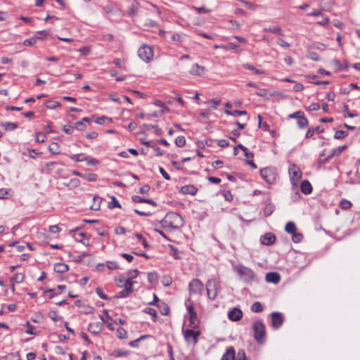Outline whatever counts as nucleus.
Listing matches in <instances>:
<instances>
[{
    "instance_id": "f257e3e1",
    "label": "nucleus",
    "mask_w": 360,
    "mask_h": 360,
    "mask_svg": "<svg viewBox=\"0 0 360 360\" xmlns=\"http://www.w3.org/2000/svg\"><path fill=\"white\" fill-rule=\"evenodd\" d=\"M161 224L163 228L178 229L183 226L184 219L178 213L170 212L165 215Z\"/></svg>"
},
{
    "instance_id": "f03ea898",
    "label": "nucleus",
    "mask_w": 360,
    "mask_h": 360,
    "mask_svg": "<svg viewBox=\"0 0 360 360\" xmlns=\"http://www.w3.org/2000/svg\"><path fill=\"white\" fill-rule=\"evenodd\" d=\"M233 271L240 277V278L246 282L250 283L254 280L255 274L252 269L242 264H237L233 266Z\"/></svg>"
},
{
    "instance_id": "7ed1b4c3",
    "label": "nucleus",
    "mask_w": 360,
    "mask_h": 360,
    "mask_svg": "<svg viewBox=\"0 0 360 360\" xmlns=\"http://www.w3.org/2000/svg\"><path fill=\"white\" fill-rule=\"evenodd\" d=\"M221 289V285L219 281L215 279H210L206 283V290L207 297L210 300H215Z\"/></svg>"
},
{
    "instance_id": "20e7f679",
    "label": "nucleus",
    "mask_w": 360,
    "mask_h": 360,
    "mask_svg": "<svg viewBox=\"0 0 360 360\" xmlns=\"http://www.w3.org/2000/svg\"><path fill=\"white\" fill-rule=\"evenodd\" d=\"M191 297H199L204 288L203 283L198 278L193 279L188 285Z\"/></svg>"
},
{
    "instance_id": "39448f33",
    "label": "nucleus",
    "mask_w": 360,
    "mask_h": 360,
    "mask_svg": "<svg viewBox=\"0 0 360 360\" xmlns=\"http://www.w3.org/2000/svg\"><path fill=\"white\" fill-rule=\"evenodd\" d=\"M153 55V48L146 44H143L138 50L139 57L146 63L151 61Z\"/></svg>"
},
{
    "instance_id": "423d86ee",
    "label": "nucleus",
    "mask_w": 360,
    "mask_h": 360,
    "mask_svg": "<svg viewBox=\"0 0 360 360\" xmlns=\"http://www.w3.org/2000/svg\"><path fill=\"white\" fill-rule=\"evenodd\" d=\"M262 178L269 184H273L276 182L277 172L274 168L265 167L260 170Z\"/></svg>"
},
{
    "instance_id": "0eeeda50",
    "label": "nucleus",
    "mask_w": 360,
    "mask_h": 360,
    "mask_svg": "<svg viewBox=\"0 0 360 360\" xmlns=\"http://www.w3.org/2000/svg\"><path fill=\"white\" fill-rule=\"evenodd\" d=\"M253 331L255 339L259 343H263L265 339L266 331L264 325L260 322L257 321L253 324Z\"/></svg>"
},
{
    "instance_id": "6e6552de",
    "label": "nucleus",
    "mask_w": 360,
    "mask_h": 360,
    "mask_svg": "<svg viewBox=\"0 0 360 360\" xmlns=\"http://www.w3.org/2000/svg\"><path fill=\"white\" fill-rule=\"evenodd\" d=\"M288 172L290 176L291 184L293 186H297V182L302 176L300 169L295 165H292L289 167Z\"/></svg>"
},
{
    "instance_id": "1a4fd4ad",
    "label": "nucleus",
    "mask_w": 360,
    "mask_h": 360,
    "mask_svg": "<svg viewBox=\"0 0 360 360\" xmlns=\"http://www.w3.org/2000/svg\"><path fill=\"white\" fill-rule=\"evenodd\" d=\"M192 328H193L186 330L183 329V334L187 343L195 345L200 333L199 330H194Z\"/></svg>"
},
{
    "instance_id": "9d476101",
    "label": "nucleus",
    "mask_w": 360,
    "mask_h": 360,
    "mask_svg": "<svg viewBox=\"0 0 360 360\" xmlns=\"http://www.w3.org/2000/svg\"><path fill=\"white\" fill-rule=\"evenodd\" d=\"M271 316L272 319V326L276 329L281 327L283 322L281 314L279 312H272Z\"/></svg>"
},
{
    "instance_id": "9b49d317",
    "label": "nucleus",
    "mask_w": 360,
    "mask_h": 360,
    "mask_svg": "<svg viewBox=\"0 0 360 360\" xmlns=\"http://www.w3.org/2000/svg\"><path fill=\"white\" fill-rule=\"evenodd\" d=\"M188 310L189 311V327L195 328L198 324L197 314L191 305L188 307Z\"/></svg>"
},
{
    "instance_id": "f8f14e48",
    "label": "nucleus",
    "mask_w": 360,
    "mask_h": 360,
    "mask_svg": "<svg viewBox=\"0 0 360 360\" xmlns=\"http://www.w3.org/2000/svg\"><path fill=\"white\" fill-rule=\"evenodd\" d=\"M103 330L102 322H92L89 324L88 330L91 334L97 335Z\"/></svg>"
},
{
    "instance_id": "ddd939ff",
    "label": "nucleus",
    "mask_w": 360,
    "mask_h": 360,
    "mask_svg": "<svg viewBox=\"0 0 360 360\" xmlns=\"http://www.w3.org/2000/svg\"><path fill=\"white\" fill-rule=\"evenodd\" d=\"M243 316V313L238 308H234L229 312L228 317L233 321H238L240 320Z\"/></svg>"
},
{
    "instance_id": "4468645a",
    "label": "nucleus",
    "mask_w": 360,
    "mask_h": 360,
    "mask_svg": "<svg viewBox=\"0 0 360 360\" xmlns=\"http://www.w3.org/2000/svg\"><path fill=\"white\" fill-rule=\"evenodd\" d=\"M275 236L271 233H267L260 238V242L262 244L265 245H271L275 242Z\"/></svg>"
},
{
    "instance_id": "2eb2a0df",
    "label": "nucleus",
    "mask_w": 360,
    "mask_h": 360,
    "mask_svg": "<svg viewBox=\"0 0 360 360\" xmlns=\"http://www.w3.org/2000/svg\"><path fill=\"white\" fill-rule=\"evenodd\" d=\"M133 291V287L131 286V284L130 283L125 284L124 289L120 291L115 297L117 298H123L127 296H128L130 293H131Z\"/></svg>"
},
{
    "instance_id": "dca6fc26",
    "label": "nucleus",
    "mask_w": 360,
    "mask_h": 360,
    "mask_svg": "<svg viewBox=\"0 0 360 360\" xmlns=\"http://www.w3.org/2000/svg\"><path fill=\"white\" fill-rule=\"evenodd\" d=\"M205 71V68L198 64L195 63L192 65L190 73L195 76H201L204 74Z\"/></svg>"
},
{
    "instance_id": "f3484780",
    "label": "nucleus",
    "mask_w": 360,
    "mask_h": 360,
    "mask_svg": "<svg viewBox=\"0 0 360 360\" xmlns=\"http://www.w3.org/2000/svg\"><path fill=\"white\" fill-rule=\"evenodd\" d=\"M281 276L276 272H269L266 274V281L269 283H278L280 281Z\"/></svg>"
},
{
    "instance_id": "a211bd4d",
    "label": "nucleus",
    "mask_w": 360,
    "mask_h": 360,
    "mask_svg": "<svg viewBox=\"0 0 360 360\" xmlns=\"http://www.w3.org/2000/svg\"><path fill=\"white\" fill-rule=\"evenodd\" d=\"M333 6V0H321L319 2V7L321 11H330Z\"/></svg>"
},
{
    "instance_id": "6ab92c4d",
    "label": "nucleus",
    "mask_w": 360,
    "mask_h": 360,
    "mask_svg": "<svg viewBox=\"0 0 360 360\" xmlns=\"http://www.w3.org/2000/svg\"><path fill=\"white\" fill-rule=\"evenodd\" d=\"M183 194H189L194 195L197 193L198 189L193 185H186L182 186L180 190Z\"/></svg>"
},
{
    "instance_id": "aec40b11",
    "label": "nucleus",
    "mask_w": 360,
    "mask_h": 360,
    "mask_svg": "<svg viewBox=\"0 0 360 360\" xmlns=\"http://www.w3.org/2000/svg\"><path fill=\"white\" fill-rule=\"evenodd\" d=\"M301 191L304 194H309L312 191V186L309 181L304 180L302 182L300 186Z\"/></svg>"
},
{
    "instance_id": "412c9836",
    "label": "nucleus",
    "mask_w": 360,
    "mask_h": 360,
    "mask_svg": "<svg viewBox=\"0 0 360 360\" xmlns=\"http://www.w3.org/2000/svg\"><path fill=\"white\" fill-rule=\"evenodd\" d=\"M347 148L346 145L339 146L336 149L332 150L331 153L325 159V161L329 160L333 156H338Z\"/></svg>"
},
{
    "instance_id": "4be33fe9",
    "label": "nucleus",
    "mask_w": 360,
    "mask_h": 360,
    "mask_svg": "<svg viewBox=\"0 0 360 360\" xmlns=\"http://www.w3.org/2000/svg\"><path fill=\"white\" fill-rule=\"evenodd\" d=\"M235 356V349L233 347H229L223 355L221 360H234Z\"/></svg>"
},
{
    "instance_id": "5701e85b",
    "label": "nucleus",
    "mask_w": 360,
    "mask_h": 360,
    "mask_svg": "<svg viewBox=\"0 0 360 360\" xmlns=\"http://www.w3.org/2000/svg\"><path fill=\"white\" fill-rule=\"evenodd\" d=\"M132 200L133 201L136 202H146V203H148L154 207H155L157 205V203L151 200V199H146V198H143L140 196H138V195H135V196H133L132 197Z\"/></svg>"
},
{
    "instance_id": "b1692460",
    "label": "nucleus",
    "mask_w": 360,
    "mask_h": 360,
    "mask_svg": "<svg viewBox=\"0 0 360 360\" xmlns=\"http://www.w3.org/2000/svg\"><path fill=\"white\" fill-rule=\"evenodd\" d=\"M69 269L68 266L65 263H57L54 265L53 270L57 273H65Z\"/></svg>"
},
{
    "instance_id": "393cba45",
    "label": "nucleus",
    "mask_w": 360,
    "mask_h": 360,
    "mask_svg": "<svg viewBox=\"0 0 360 360\" xmlns=\"http://www.w3.org/2000/svg\"><path fill=\"white\" fill-rule=\"evenodd\" d=\"M243 67L246 70L252 71L255 74H257V75L266 74L264 70H259V69L256 68L255 67H254L253 65L248 64V63L243 64Z\"/></svg>"
},
{
    "instance_id": "a878e982",
    "label": "nucleus",
    "mask_w": 360,
    "mask_h": 360,
    "mask_svg": "<svg viewBox=\"0 0 360 360\" xmlns=\"http://www.w3.org/2000/svg\"><path fill=\"white\" fill-rule=\"evenodd\" d=\"M49 150L52 154H59L60 153L59 144L56 142L51 143L49 146Z\"/></svg>"
},
{
    "instance_id": "bb28decb",
    "label": "nucleus",
    "mask_w": 360,
    "mask_h": 360,
    "mask_svg": "<svg viewBox=\"0 0 360 360\" xmlns=\"http://www.w3.org/2000/svg\"><path fill=\"white\" fill-rule=\"evenodd\" d=\"M139 271L137 269L131 270L128 272V276L126 281V283L129 284L130 283L131 286H133L134 282L132 280L138 276Z\"/></svg>"
},
{
    "instance_id": "cd10ccee",
    "label": "nucleus",
    "mask_w": 360,
    "mask_h": 360,
    "mask_svg": "<svg viewBox=\"0 0 360 360\" xmlns=\"http://www.w3.org/2000/svg\"><path fill=\"white\" fill-rule=\"evenodd\" d=\"M70 158L75 162H83L86 160V155L84 153L70 155Z\"/></svg>"
},
{
    "instance_id": "c85d7f7f",
    "label": "nucleus",
    "mask_w": 360,
    "mask_h": 360,
    "mask_svg": "<svg viewBox=\"0 0 360 360\" xmlns=\"http://www.w3.org/2000/svg\"><path fill=\"white\" fill-rule=\"evenodd\" d=\"M93 204L90 206V208L92 210H98L100 208L101 203L102 202V200L101 198L98 196H94L93 198Z\"/></svg>"
},
{
    "instance_id": "c756f323",
    "label": "nucleus",
    "mask_w": 360,
    "mask_h": 360,
    "mask_svg": "<svg viewBox=\"0 0 360 360\" xmlns=\"http://www.w3.org/2000/svg\"><path fill=\"white\" fill-rule=\"evenodd\" d=\"M297 123L298 127L301 129L307 127L309 124L307 119L304 117V114H303L302 116L297 120Z\"/></svg>"
},
{
    "instance_id": "7c9ffc66",
    "label": "nucleus",
    "mask_w": 360,
    "mask_h": 360,
    "mask_svg": "<svg viewBox=\"0 0 360 360\" xmlns=\"http://www.w3.org/2000/svg\"><path fill=\"white\" fill-rule=\"evenodd\" d=\"M172 40L177 44H180L184 41V36L179 33H173Z\"/></svg>"
},
{
    "instance_id": "2f4dec72",
    "label": "nucleus",
    "mask_w": 360,
    "mask_h": 360,
    "mask_svg": "<svg viewBox=\"0 0 360 360\" xmlns=\"http://www.w3.org/2000/svg\"><path fill=\"white\" fill-rule=\"evenodd\" d=\"M37 39H41V37L39 36H36L35 38L32 37V38L27 39L23 41V44L25 46H33L36 44Z\"/></svg>"
},
{
    "instance_id": "473e14b6",
    "label": "nucleus",
    "mask_w": 360,
    "mask_h": 360,
    "mask_svg": "<svg viewBox=\"0 0 360 360\" xmlns=\"http://www.w3.org/2000/svg\"><path fill=\"white\" fill-rule=\"evenodd\" d=\"M352 202L345 199H342L339 204V207L342 210H348L352 207Z\"/></svg>"
},
{
    "instance_id": "72a5a7b5",
    "label": "nucleus",
    "mask_w": 360,
    "mask_h": 360,
    "mask_svg": "<svg viewBox=\"0 0 360 360\" xmlns=\"http://www.w3.org/2000/svg\"><path fill=\"white\" fill-rule=\"evenodd\" d=\"M224 112L228 115H233V116H240V115H247V112L245 110L230 111V110H226Z\"/></svg>"
},
{
    "instance_id": "f704fd0d",
    "label": "nucleus",
    "mask_w": 360,
    "mask_h": 360,
    "mask_svg": "<svg viewBox=\"0 0 360 360\" xmlns=\"http://www.w3.org/2000/svg\"><path fill=\"white\" fill-rule=\"evenodd\" d=\"M285 230L289 233H293L296 231V226L293 222L289 221L286 224Z\"/></svg>"
},
{
    "instance_id": "c9c22d12",
    "label": "nucleus",
    "mask_w": 360,
    "mask_h": 360,
    "mask_svg": "<svg viewBox=\"0 0 360 360\" xmlns=\"http://www.w3.org/2000/svg\"><path fill=\"white\" fill-rule=\"evenodd\" d=\"M264 30L269 31V32H271L274 34H278L279 35H282V36L283 35V30H281V28L280 27H278V26L269 27V28H264Z\"/></svg>"
},
{
    "instance_id": "e433bc0d",
    "label": "nucleus",
    "mask_w": 360,
    "mask_h": 360,
    "mask_svg": "<svg viewBox=\"0 0 360 360\" xmlns=\"http://www.w3.org/2000/svg\"><path fill=\"white\" fill-rule=\"evenodd\" d=\"M148 280L152 284H154V283H157L158 280V274L155 273V272H150V273H148Z\"/></svg>"
},
{
    "instance_id": "4c0bfd02",
    "label": "nucleus",
    "mask_w": 360,
    "mask_h": 360,
    "mask_svg": "<svg viewBox=\"0 0 360 360\" xmlns=\"http://www.w3.org/2000/svg\"><path fill=\"white\" fill-rule=\"evenodd\" d=\"M12 191L10 188H0V199L7 198L11 195Z\"/></svg>"
},
{
    "instance_id": "58836bf2",
    "label": "nucleus",
    "mask_w": 360,
    "mask_h": 360,
    "mask_svg": "<svg viewBox=\"0 0 360 360\" xmlns=\"http://www.w3.org/2000/svg\"><path fill=\"white\" fill-rule=\"evenodd\" d=\"M129 352L124 349H115L112 352V355L115 357L125 356Z\"/></svg>"
},
{
    "instance_id": "ea45409f",
    "label": "nucleus",
    "mask_w": 360,
    "mask_h": 360,
    "mask_svg": "<svg viewBox=\"0 0 360 360\" xmlns=\"http://www.w3.org/2000/svg\"><path fill=\"white\" fill-rule=\"evenodd\" d=\"M277 44L284 49H288L290 47V44L281 37L277 39Z\"/></svg>"
},
{
    "instance_id": "a19ab883",
    "label": "nucleus",
    "mask_w": 360,
    "mask_h": 360,
    "mask_svg": "<svg viewBox=\"0 0 360 360\" xmlns=\"http://www.w3.org/2000/svg\"><path fill=\"white\" fill-rule=\"evenodd\" d=\"M251 309L252 311L258 313L263 310V307L259 302H256L252 305Z\"/></svg>"
},
{
    "instance_id": "79ce46f5",
    "label": "nucleus",
    "mask_w": 360,
    "mask_h": 360,
    "mask_svg": "<svg viewBox=\"0 0 360 360\" xmlns=\"http://www.w3.org/2000/svg\"><path fill=\"white\" fill-rule=\"evenodd\" d=\"M6 130H13L17 128V124L13 122H5L1 124Z\"/></svg>"
},
{
    "instance_id": "37998d69",
    "label": "nucleus",
    "mask_w": 360,
    "mask_h": 360,
    "mask_svg": "<svg viewBox=\"0 0 360 360\" xmlns=\"http://www.w3.org/2000/svg\"><path fill=\"white\" fill-rule=\"evenodd\" d=\"M25 276L22 274H16L12 278V281L16 283H20L23 282Z\"/></svg>"
},
{
    "instance_id": "c03bdc74",
    "label": "nucleus",
    "mask_w": 360,
    "mask_h": 360,
    "mask_svg": "<svg viewBox=\"0 0 360 360\" xmlns=\"http://www.w3.org/2000/svg\"><path fill=\"white\" fill-rule=\"evenodd\" d=\"M245 6L250 10H255L258 7L256 4L245 0H239Z\"/></svg>"
},
{
    "instance_id": "a18cd8bd",
    "label": "nucleus",
    "mask_w": 360,
    "mask_h": 360,
    "mask_svg": "<svg viewBox=\"0 0 360 360\" xmlns=\"http://www.w3.org/2000/svg\"><path fill=\"white\" fill-rule=\"evenodd\" d=\"M348 133L345 131L338 130L335 133L334 138L336 139H342L346 137Z\"/></svg>"
},
{
    "instance_id": "49530a36",
    "label": "nucleus",
    "mask_w": 360,
    "mask_h": 360,
    "mask_svg": "<svg viewBox=\"0 0 360 360\" xmlns=\"http://www.w3.org/2000/svg\"><path fill=\"white\" fill-rule=\"evenodd\" d=\"M85 161L88 165L96 166L99 164V161L97 159L91 157L86 156Z\"/></svg>"
},
{
    "instance_id": "de8ad7c7",
    "label": "nucleus",
    "mask_w": 360,
    "mask_h": 360,
    "mask_svg": "<svg viewBox=\"0 0 360 360\" xmlns=\"http://www.w3.org/2000/svg\"><path fill=\"white\" fill-rule=\"evenodd\" d=\"M175 143L177 146L179 147H182L185 145L186 143V139L184 136H179L178 137L176 138L175 139Z\"/></svg>"
},
{
    "instance_id": "09e8293b",
    "label": "nucleus",
    "mask_w": 360,
    "mask_h": 360,
    "mask_svg": "<svg viewBox=\"0 0 360 360\" xmlns=\"http://www.w3.org/2000/svg\"><path fill=\"white\" fill-rule=\"evenodd\" d=\"M292 234V239L294 243H300L302 241V240L303 238V236L302 233L294 232Z\"/></svg>"
},
{
    "instance_id": "8fccbe9b",
    "label": "nucleus",
    "mask_w": 360,
    "mask_h": 360,
    "mask_svg": "<svg viewBox=\"0 0 360 360\" xmlns=\"http://www.w3.org/2000/svg\"><path fill=\"white\" fill-rule=\"evenodd\" d=\"M192 8L194 9L195 11H196L198 13H209L211 12V10H210L204 6H201V7L193 6Z\"/></svg>"
},
{
    "instance_id": "3c124183",
    "label": "nucleus",
    "mask_w": 360,
    "mask_h": 360,
    "mask_svg": "<svg viewBox=\"0 0 360 360\" xmlns=\"http://www.w3.org/2000/svg\"><path fill=\"white\" fill-rule=\"evenodd\" d=\"M117 335L119 338L124 339L127 338V333L124 328H119L117 330Z\"/></svg>"
},
{
    "instance_id": "603ef678",
    "label": "nucleus",
    "mask_w": 360,
    "mask_h": 360,
    "mask_svg": "<svg viewBox=\"0 0 360 360\" xmlns=\"http://www.w3.org/2000/svg\"><path fill=\"white\" fill-rule=\"evenodd\" d=\"M84 179L89 181H95L97 179V175L94 173H89L84 176Z\"/></svg>"
},
{
    "instance_id": "864d4df0",
    "label": "nucleus",
    "mask_w": 360,
    "mask_h": 360,
    "mask_svg": "<svg viewBox=\"0 0 360 360\" xmlns=\"http://www.w3.org/2000/svg\"><path fill=\"white\" fill-rule=\"evenodd\" d=\"M304 114L303 112L302 111H296L293 113H291L288 115V118L289 119H297V120L301 117V116H302V115Z\"/></svg>"
},
{
    "instance_id": "5fc2aeb1",
    "label": "nucleus",
    "mask_w": 360,
    "mask_h": 360,
    "mask_svg": "<svg viewBox=\"0 0 360 360\" xmlns=\"http://www.w3.org/2000/svg\"><path fill=\"white\" fill-rule=\"evenodd\" d=\"M127 279L123 276H119L115 278V281L120 287L125 286Z\"/></svg>"
},
{
    "instance_id": "6e6d98bb",
    "label": "nucleus",
    "mask_w": 360,
    "mask_h": 360,
    "mask_svg": "<svg viewBox=\"0 0 360 360\" xmlns=\"http://www.w3.org/2000/svg\"><path fill=\"white\" fill-rule=\"evenodd\" d=\"M100 319H101L102 321V325L103 323H105L107 327L108 328V329L111 330H114V326H113V323H110L108 322L107 320H105L103 316L102 315H100Z\"/></svg>"
},
{
    "instance_id": "4d7b16f0",
    "label": "nucleus",
    "mask_w": 360,
    "mask_h": 360,
    "mask_svg": "<svg viewBox=\"0 0 360 360\" xmlns=\"http://www.w3.org/2000/svg\"><path fill=\"white\" fill-rule=\"evenodd\" d=\"M236 360H245L246 356L245 352L243 350H239L238 352L236 357H235Z\"/></svg>"
},
{
    "instance_id": "13d9d810",
    "label": "nucleus",
    "mask_w": 360,
    "mask_h": 360,
    "mask_svg": "<svg viewBox=\"0 0 360 360\" xmlns=\"http://www.w3.org/2000/svg\"><path fill=\"white\" fill-rule=\"evenodd\" d=\"M273 212V205H268L265 207L264 210V214L266 217L269 216Z\"/></svg>"
},
{
    "instance_id": "bf43d9fd",
    "label": "nucleus",
    "mask_w": 360,
    "mask_h": 360,
    "mask_svg": "<svg viewBox=\"0 0 360 360\" xmlns=\"http://www.w3.org/2000/svg\"><path fill=\"white\" fill-rule=\"evenodd\" d=\"M46 135L43 133H37L36 136V141L38 143H43L45 141Z\"/></svg>"
},
{
    "instance_id": "052dcab7",
    "label": "nucleus",
    "mask_w": 360,
    "mask_h": 360,
    "mask_svg": "<svg viewBox=\"0 0 360 360\" xmlns=\"http://www.w3.org/2000/svg\"><path fill=\"white\" fill-rule=\"evenodd\" d=\"M219 103H220V100L212 99L210 101V106L209 109L210 110L217 109V106L219 105Z\"/></svg>"
},
{
    "instance_id": "680f3d73",
    "label": "nucleus",
    "mask_w": 360,
    "mask_h": 360,
    "mask_svg": "<svg viewBox=\"0 0 360 360\" xmlns=\"http://www.w3.org/2000/svg\"><path fill=\"white\" fill-rule=\"evenodd\" d=\"M110 207H121V205L117 198L114 196L112 197V202L110 204Z\"/></svg>"
},
{
    "instance_id": "e2e57ef3",
    "label": "nucleus",
    "mask_w": 360,
    "mask_h": 360,
    "mask_svg": "<svg viewBox=\"0 0 360 360\" xmlns=\"http://www.w3.org/2000/svg\"><path fill=\"white\" fill-rule=\"evenodd\" d=\"M106 266L108 269L114 270L118 268V265L115 262H108L106 264Z\"/></svg>"
},
{
    "instance_id": "0e129e2a",
    "label": "nucleus",
    "mask_w": 360,
    "mask_h": 360,
    "mask_svg": "<svg viewBox=\"0 0 360 360\" xmlns=\"http://www.w3.org/2000/svg\"><path fill=\"white\" fill-rule=\"evenodd\" d=\"M144 311H145L146 313H147L148 314H150L154 318H155L157 316L156 310L153 309V308L147 307V308L145 309Z\"/></svg>"
},
{
    "instance_id": "69168bd1",
    "label": "nucleus",
    "mask_w": 360,
    "mask_h": 360,
    "mask_svg": "<svg viewBox=\"0 0 360 360\" xmlns=\"http://www.w3.org/2000/svg\"><path fill=\"white\" fill-rule=\"evenodd\" d=\"M60 105L58 102L56 101H49L46 104V107L50 109H54Z\"/></svg>"
},
{
    "instance_id": "338daca9",
    "label": "nucleus",
    "mask_w": 360,
    "mask_h": 360,
    "mask_svg": "<svg viewBox=\"0 0 360 360\" xmlns=\"http://www.w3.org/2000/svg\"><path fill=\"white\" fill-rule=\"evenodd\" d=\"M115 233L117 235L125 234L126 229L122 226H117L115 229Z\"/></svg>"
},
{
    "instance_id": "774afa93",
    "label": "nucleus",
    "mask_w": 360,
    "mask_h": 360,
    "mask_svg": "<svg viewBox=\"0 0 360 360\" xmlns=\"http://www.w3.org/2000/svg\"><path fill=\"white\" fill-rule=\"evenodd\" d=\"M96 292L101 299L108 300L107 295L103 292L102 290L100 288H97L96 289Z\"/></svg>"
}]
</instances>
